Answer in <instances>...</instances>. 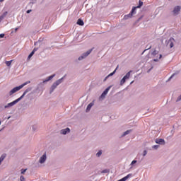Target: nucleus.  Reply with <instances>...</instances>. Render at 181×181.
<instances>
[{
	"label": "nucleus",
	"instance_id": "1",
	"mask_svg": "<svg viewBox=\"0 0 181 181\" xmlns=\"http://www.w3.org/2000/svg\"><path fill=\"white\" fill-rule=\"evenodd\" d=\"M29 91H32V88H27L20 98L13 100V102H11L10 103H8L6 105L4 106V108L5 109L11 108V107H13V105H16V104H18V103H19V101H21V100H22V98H23V97H25V95H26V94L29 93Z\"/></svg>",
	"mask_w": 181,
	"mask_h": 181
},
{
	"label": "nucleus",
	"instance_id": "2",
	"mask_svg": "<svg viewBox=\"0 0 181 181\" xmlns=\"http://www.w3.org/2000/svg\"><path fill=\"white\" fill-rule=\"evenodd\" d=\"M63 80H64V76H63L60 79H58L56 82H54L52 85V86L49 89V94H52L53 93V91H54V90H56V88H57V86H60V84H62V83L63 82Z\"/></svg>",
	"mask_w": 181,
	"mask_h": 181
},
{
	"label": "nucleus",
	"instance_id": "3",
	"mask_svg": "<svg viewBox=\"0 0 181 181\" xmlns=\"http://www.w3.org/2000/svg\"><path fill=\"white\" fill-rule=\"evenodd\" d=\"M56 76V74H52L51 76H49L48 78H47L45 80H44L42 82L40 83L37 85V90L40 89V88H43V87L45 86V83H47L48 81H50V80H52L54 77Z\"/></svg>",
	"mask_w": 181,
	"mask_h": 181
},
{
	"label": "nucleus",
	"instance_id": "4",
	"mask_svg": "<svg viewBox=\"0 0 181 181\" xmlns=\"http://www.w3.org/2000/svg\"><path fill=\"white\" fill-rule=\"evenodd\" d=\"M131 73H132V71H129V72H127L126 74V76H124L121 81H120V86H124L125 84V83L127 82V80H129V78H131Z\"/></svg>",
	"mask_w": 181,
	"mask_h": 181
},
{
	"label": "nucleus",
	"instance_id": "5",
	"mask_svg": "<svg viewBox=\"0 0 181 181\" xmlns=\"http://www.w3.org/2000/svg\"><path fill=\"white\" fill-rule=\"evenodd\" d=\"M176 41L173 37H170L168 40L166 41V46L167 47H170V49H172L173 46H175V42Z\"/></svg>",
	"mask_w": 181,
	"mask_h": 181
},
{
	"label": "nucleus",
	"instance_id": "6",
	"mask_svg": "<svg viewBox=\"0 0 181 181\" xmlns=\"http://www.w3.org/2000/svg\"><path fill=\"white\" fill-rule=\"evenodd\" d=\"M91 52H93V48L88 50L86 52L83 53L78 58V60L81 61V60H84V59H86V57H87L90 53Z\"/></svg>",
	"mask_w": 181,
	"mask_h": 181
},
{
	"label": "nucleus",
	"instance_id": "7",
	"mask_svg": "<svg viewBox=\"0 0 181 181\" xmlns=\"http://www.w3.org/2000/svg\"><path fill=\"white\" fill-rule=\"evenodd\" d=\"M22 88H21V86H17L13 88L11 90L9 91L8 94L9 95H12L13 94H15V93H17V91H19V90H21Z\"/></svg>",
	"mask_w": 181,
	"mask_h": 181
},
{
	"label": "nucleus",
	"instance_id": "8",
	"mask_svg": "<svg viewBox=\"0 0 181 181\" xmlns=\"http://www.w3.org/2000/svg\"><path fill=\"white\" fill-rule=\"evenodd\" d=\"M111 87H112V86H108L101 94L100 95V98H105V95H107V94H108V91H110V90H111Z\"/></svg>",
	"mask_w": 181,
	"mask_h": 181
},
{
	"label": "nucleus",
	"instance_id": "9",
	"mask_svg": "<svg viewBox=\"0 0 181 181\" xmlns=\"http://www.w3.org/2000/svg\"><path fill=\"white\" fill-rule=\"evenodd\" d=\"M180 9H181L180 6H176L173 11V15H179V13L180 12Z\"/></svg>",
	"mask_w": 181,
	"mask_h": 181
},
{
	"label": "nucleus",
	"instance_id": "10",
	"mask_svg": "<svg viewBox=\"0 0 181 181\" xmlns=\"http://www.w3.org/2000/svg\"><path fill=\"white\" fill-rule=\"evenodd\" d=\"M47 159V156L46 155V153H45L40 158L39 160V163H45V162H46V160Z\"/></svg>",
	"mask_w": 181,
	"mask_h": 181
},
{
	"label": "nucleus",
	"instance_id": "11",
	"mask_svg": "<svg viewBox=\"0 0 181 181\" xmlns=\"http://www.w3.org/2000/svg\"><path fill=\"white\" fill-rule=\"evenodd\" d=\"M155 142L158 145H165V144H166V142L165 141V139H156L155 140Z\"/></svg>",
	"mask_w": 181,
	"mask_h": 181
},
{
	"label": "nucleus",
	"instance_id": "12",
	"mask_svg": "<svg viewBox=\"0 0 181 181\" xmlns=\"http://www.w3.org/2000/svg\"><path fill=\"white\" fill-rule=\"evenodd\" d=\"M69 132H70V128H69V127L62 129L60 131V134H62V135H66V134H69Z\"/></svg>",
	"mask_w": 181,
	"mask_h": 181
},
{
	"label": "nucleus",
	"instance_id": "13",
	"mask_svg": "<svg viewBox=\"0 0 181 181\" xmlns=\"http://www.w3.org/2000/svg\"><path fill=\"white\" fill-rule=\"evenodd\" d=\"M117 69H118V66L115 69V70H114V71L110 73L107 76H106L105 78L104 81H106V80L108 78V77H111V76H114L115 74V73L117 72Z\"/></svg>",
	"mask_w": 181,
	"mask_h": 181
},
{
	"label": "nucleus",
	"instance_id": "14",
	"mask_svg": "<svg viewBox=\"0 0 181 181\" xmlns=\"http://www.w3.org/2000/svg\"><path fill=\"white\" fill-rule=\"evenodd\" d=\"M76 23L79 25V26H84V21H83L81 18H78Z\"/></svg>",
	"mask_w": 181,
	"mask_h": 181
},
{
	"label": "nucleus",
	"instance_id": "15",
	"mask_svg": "<svg viewBox=\"0 0 181 181\" xmlns=\"http://www.w3.org/2000/svg\"><path fill=\"white\" fill-rule=\"evenodd\" d=\"M136 9H138V7H136V6L133 7L130 13L132 14L133 16L136 15Z\"/></svg>",
	"mask_w": 181,
	"mask_h": 181
},
{
	"label": "nucleus",
	"instance_id": "16",
	"mask_svg": "<svg viewBox=\"0 0 181 181\" xmlns=\"http://www.w3.org/2000/svg\"><path fill=\"white\" fill-rule=\"evenodd\" d=\"M132 16H133L131 13H129V14L125 15V16H124V21H127V20H128V19L132 18Z\"/></svg>",
	"mask_w": 181,
	"mask_h": 181
},
{
	"label": "nucleus",
	"instance_id": "17",
	"mask_svg": "<svg viewBox=\"0 0 181 181\" xmlns=\"http://www.w3.org/2000/svg\"><path fill=\"white\" fill-rule=\"evenodd\" d=\"M93 105H94L93 103H90V104L88 105V106L86 107V112H88V111H90V110H91Z\"/></svg>",
	"mask_w": 181,
	"mask_h": 181
},
{
	"label": "nucleus",
	"instance_id": "18",
	"mask_svg": "<svg viewBox=\"0 0 181 181\" xmlns=\"http://www.w3.org/2000/svg\"><path fill=\"white\" fill-rule=\"evenodd\" d=\"M131 132H132V129L127 130L126 132H124L123 133L122 136H127V135H129V134H131Z\"/></svg>",
	"mask_w": 181,
	"mask_h": 181
},
{
	"label": "nucleus",
	"instance_id": "19",
	"mask_svg": "<svg viewBox=\"0 0 181 181\" xmlns=\"http://www.w3.org/2000/svg\"><path fill=\"white\" fill-rule=\"evenodd\" d=\"M5 158H6V154H3L0 157V165L1 163H2V162H4V160L5 159Z\"/></svg>",
	"mask_w": 181,
	"mask_h": 181
},
{
	"label": "nucleus",
	"instance_id": "20",
	"mask_svg": "<svg viewBox=\"0 0 181 181\" xmlns=\"http://www.w3.org/2000/svg\"><path fill=\"white\" fill-rule=\"evenodd\" d=\"M28 84H30V81L25 82L24 83L21 84L20 87L21 88H23V87H25V86H28Z\"/></svg>",
	"mask_w": 181,
	"mask_h": 181
},
{
	"label": "nucleus",
	"instance_id": "21",
	"mask_svg": "<svg viewBox=\"0 0 181 181\" xmlns=\"http://www.w3.org/2000/svg\"><path fill=\"white\" fill-rule=\"evenodd\" d=\"M8 15V11H5L1 16L0 19L2 21Z\"/></svg>",
	"mask_w": 181,
	"mask_h": 181
},
{
	"label": "nucleus",
	"instance_id": "22",
	"mask_svg": "<svg viewBox=\"0 0 181 181\" xmlns=\"http://www.w3.org/2000/svg\"><path fill=\"white\" fill-rule=\"evenodd\" d=\"M142 5H144V2H142V1L139 0V5L137 6H136L137 8H141Z\"/></svg>",
	"mask_w": 181,
	"mask_h": 181
},
{
	"label": "nucleus",
	"instance_id": "23",
	"mask_svg": "<svg viewBox=\"0 0 181 181\" xmlns=\"http://www.w3.org/2000/svg\"><path fill=\"white\" fill-rule=\"evenodd\" d=\"M101 155H103V151L100 150L97 153H96V156L97 158H100V156H101Z\"/></svg>",
	"mask_w": 181,
	"mask_h": 181
},
{
	"label": "nucleus",
	"instance_id": "24",
	"mask_svg": "<svg viewBox=\"0 0 181 181\" xmlns=\"http://www.w3.org/2000/svg\"><path fill=\"white\" fill-rule=\"evenodd\" d=\"M158 53H159V52H158L157 50H154L152 53H151V56H153V57H156V54H158Z\"/></svg>",
	"mask_w": 181,
	"mask_h": 181
},
{
	"label": "nucleus",
	"instance_id": "25",
	"mask_svg": "<svg viewBox=\"0 0 181 181\" xmlns=\"http://www.w3.org/2000/svg\"><path fill=\"white\" fill-rule=\"evenodd\" d=\"M6 64L7 67H9V66H11V64H12V60L6 61Z\"/></svg>",
	"mask_w": 181,
	"mask_h": 181
},
{
	"label": "nucleus",
	"instance_id": "26",
	"mask_svg": "<svg viewBox=\"0 0 181 181\" xmlns=\"http://www.w3.org/2000/svg\"><path fill=\"white\" fill-rule=\"evenodd\" d=\"M33 54H35V51L31 52V53L28 55V59H31Z\"/></svg>",
	"mask_w": 181,
	"mask_h": 181
},
{
	"label": "nucleus",
	"instance_id": "27",
	"mask_svg": "<svg viewBox=\"0 0 181 181\" xmlns=\"http://www.w3.org/2000/svg\"><path fill=\"white\" fill-rule=\"evenodd\" d=\"M101 173H110V170L105 169V170L101 171Z\"/></svg>",
	"mask_w": 181,
	"mask_h": 181
},
{
	"label": "nucleus",
	"instance_id": "28",
	"mask_svg": "<svg viewBox=\"0 0 181 181\" xmlns=\"http://www.w3.org/2000/svg\"><path fill=\"white\" fill-rule=\"evenodd\" d=\"M147 154H148V151L146 150H144L143 152V156H146Z\"/></svg>",
	"mask_w": 181,
	"mask_h": 181
},
{
	"label": "nucleus",
	"instance_id": "29",
	"mask_svg": "<svg viewBox=\"0 0 181 181\" xmlns=\"http://www.w3.org/2000/svg\"><path fill=\"white\" fill-rule=\"evenodd\" d=\"M37 129V126L33 125V130L36 131Z\"/></svg>",
	"mask_w": 181,
	"mask_h": 181
},
{
	"label": "nucleus",
	"instance_id": "30",
	"mask_svg": "<svg viewBox=\"0 0 181 181\" xmlns=\"http://www.w3.org/2000/svg\"><path fill=\"white\" fill-rule=\"evenodd\" d=\"M158 148H159V145L153 146V149H158Z\"/></svg>",
	"mask_w": 181,
	"mask_h": 181
},
{
	"label": "nucleus",
	"instance_id": "31",
	"mask_svg": "<svg viewBox=\"0 0 181 181\" xmlns=\"http://www.w3.org/2000/svg\"><path fill=\"white\" fill-rule=\"evenodd\" d=\"M136 162H137L136 160H134L132 161L131 165H135V163H136Z\"/></svg>",
	"mask_w": 181,
	"mask_h": 181
},
{
	"label": "nucleus",
	"instance_id": "32",
	"mask_svg": "<svg viewBox=\"0 0 181 181\" xmlns=\"http://www.w3.org/2000/svg\"><path fill=\"white\" fill-rule=\"evenodd\" d=\"M20 180H21V181H25V177H23V175H21V176L20 177Z\"/></svg>",
	"mask_w": 181,
	"mask_h": 181
},
{
	"label": "nucleus",
	"instance_id": "33",
	"mask_svg": "<svg viewBox=\"0 0 181 181\" xmlns=\"http://www.w3.org/2000/svg\"><path fill=\"white\" fill-rule=\"evenodd\" d=\"M30 4H32V5H33V4H36V0H31Z\"/></svg>",
	"mask_w": 181,
	"mask_h": 181
},
{
	"label": "nucleus",
	"instance_id": "34",
	"mask_svg": "<svg viewBox=\"0 0 181 181\" xmlns=\"http://www.w3.org/2000/svg\"><path fill=\"white\" fill-rule=\"evenodd\" d=\"M27 169H22L21 170V174L23 175V173H25V172H26Z\"/></svg>",
	"mask_w": 181,
	"mask_h": 181
},
{
	"label": "nucleus",
	"instance_id": "35",
	"mask_svg": "<svg viewBox=\"0 0 181 181\" xmlns=\"http://www.w3.org/2000/svg\"><path fill=\"white\" fill-rule=\"evenodd\" d=\"M151 47H152V46L150 45L148 49H146L144 51L143 53H145V52H146V50H149V49H151Z\"/></svg>",
	"mask_w": 181,
	"mask_h": 181
},
{
	"label": "nucleus",
	"instance_id": "36",
	"mask_svg": "<svg viewBox=\"0 0 181 181\" xmlns=\"http://www.w3.org/2000/svg\"><path fill=\"white\" fill-rule=\"evenodd\" d=\"M38 49H39V48L35 47L33 49V52H34V53H35V52H37Z\"/></svg>",
	"mask_w": 181,
	"mask_h": 181
},
{
	"label": "nucleus",
	"instance_id": "37",
	"mask_svg": "<svg viewBox=\"0 0 181 181\" xmlns=\"http://www.w3.org/2000/svg\"><path fill=\"white\" fill-rule=\"evenodd\" d=\"M3 37H5V34H0V38L2 39Z\"/></svg>",
	"mask_w": 181,
	"mask_h": 181
},
{
	"label": "nucleus",
	"instance_id": "38",
	"mask_svg": "<svg viewBox=\"0 0 181 181\" xmlns=\"http://www.w3.org/2000/svg\"><path fill=\"white\" fill-rule=\"evenodd\" d=\"M173 77H175V74H173L170 77L169 80L173 78Z\"/></svg>",
	"mask_w": 181,
	"mask_h": 181
},
{
	"label": "nucleus",
	"instance_id": "39",
	"mask_svg": "<svg viewBox=\"0 0 181 181\" xmlns=\"http://www.w3.org/2000/svg\"><path fill=\"white\" fill-rule=\"evenodd\" d=\"M30 12H32V10H28L27 11H26V13H30Z\"/></svg>",
	"mask_w": 181,
	"mask_h": 181
},
{
	"label": "nucleus",
	"instance_id": "40",
	"mask_svg": "<svg viewBox=\"0 0 181 181\" xmlns=\"http://www.w3.org/2000/svg\"><path fill=\"white\" fill-rule=\"evenodd\" d=\"M153 62H159V59H154Z\"/></svg>",
	"mask_w": 181,
	"mask_h": 181
},
{
	"label": "nucleus",
	"instance_id": "41",
	"mask_svg": "<svg viewBox=\"0 0 181 181\" xmlns=\"http://www.w3.org/2000/svg\"><path fill=\"white\" fill-rule=\"evenodd\" d=\"M159 59H162V54L159 55Z\"/></svg>",
	"mask_w": 181,
	"mask_h": 181
},
{
	"label": "nucleus",
	"instance_id": "42",
	"mask_svg": "<svg viewBox=\"0 0 181 181\" xmlns=\"http://www.w3.org/2000/svg\"><path fill=\"white\" fill-rule=\"evenodd\" d=\"M134 83V81H132L131 83H130V84H133Z\"/></svg>",
	"mask_w": 181,
	"mask_h": 181
},
{
	"label": "nucleus",
	"instance_id": "43",
	"mask_svg": "<svg viewBox=\"0 0 181 181\" xmlns=\"http://www.w3.org/2000/svg\"><path fill=\"white\" fill-rule=\"evenodd\" d=\"M4 1H5V0H0V2H4Z\"/></svg>",
	"mask_w": 181,
	"mask_h": 181
},
{
	"label": "nucleus",
	"instance_id": "44",
	"mask_svg": "<svg viewBox=\"0 0 181 181\" xmlns=\"http://www.w3.org/2000/svg\"><path fill=\"white\" fill-rule=\"evenodd\" d=\"M37 43H39V42H35V45H37Z\"/></svg>",
	"mask_w": 181,
	"mask_h": 181
},
{
	"label": "nucleus",
	"instance_id": "45",
	"mask_svg": "<svg viewBox=\"0 0 181 181\" xmlns=\"http://www.w3.org/2000/svg\"><path fill=\"white\" fill-rule=\"evenodd\" d=\"M15 30H16V31L18 30V28H16Z\"/></svg>",
	"mask_w": 181,
	"mask_h": 181
},
{
	"label": "nucleus",
	"instance_id": "46",
	"mask_svg": "<svg viewBox=\"0 0 181 181\" xmlns=\"http://www.w3.org/2000/svg\"><path fill=\"white\" fill-rule=\"evenodd\" d=\"M0 22H2V20H1V19H0Z\"/></svg>",
	"mask_w": 181,
	"mask_h": 181
},
{
	"label": "nucleus",
	"instance_id": "47",
	"mask_svg": "<svg viewBox=\"0 0 181 181\" xmlns=\"http://www.w3.org/2000/svg\"><path fill=\"white\" fill-rule=\"evenodd\" d=\"M9 118H11V117H8V119H9Z\"/></svg>",
	"mask_w": 181,
	"mask_h": 181
},
{
	"label": "nucleus",
	"instance_id": "48",
	"mask_svg": "<svg viewBox=\"0 0 181 181\" xmlns=\"http://www.w3.org/2000/svg\"><path fill=\"white\" fill-rule=\"evenodd\" d=\"M0 125H1V121H0Z\"/></svg>",
	"mask_w": 181,
	"mask_h": 181
}]
</instances>
